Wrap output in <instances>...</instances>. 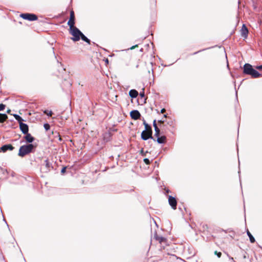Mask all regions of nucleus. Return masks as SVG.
<instances>
[{
    "label": "nucleus",
    "instance_id": "1",
    "mask_svg": "<svg viewBox=\"0 0 262 262\" xmlns=\"http://www.w3.org/2000/svg\"><path fill=\"white\" fill-rule=\"evenodd\" d=\"M243 73L250 75L251 77L253 78L262 77V75L259 73L256 70L254 69L252 66L249 63H245L244 65Z\"/></svg>",
    "mask_w": 262,
    "mask_h": 262
},
{
    "label": "nucleus",
    "instance_id": "2",
    "mask_svg": "<svg viewBox=\"0 0 262 262\" xmlns=\"http://www.w3.org/2000/svg\"><path fill=\"white\" fill-rule=\"evenodd\" d=\"M35 146L32 144H29L21 146L19 148L18 155L20 157H24L26 155L32 152Z\"/></svg>",
    "mask_w": 262,
    "mask_h": 262
},
{
    "label": "nucleus",
    "instance_id": "3",
    "mask_svg": "<svg viewBox=\"0 0 262 262\" xmlns=\"http://www.w3.org/2000/svg\"><path fill=\"white\" fill-rule=\"evenodd\" d=\"M69 32L73 36L71 39L74 41L79 40L80 36L82 35V33L76 27L69 28Z\"/></svg>",
    "mask_w": 262,
    "mask_h": 262
},
{
    "label": "nucleus",
    "instance_id": "4",
    "mask_svg": "<svg viewBox=\"0 0 262 262\" xmlns=\"http://www.w3.org/2000/svg\"><path fill=\"white\" fill-rule=\"evenodd\" d=\"M20 16L22 18L29 21H34L38 19L37 16L32 13H22L20 15Z\"/></svg>",
    "mask_w": 262,
    "mask_h": 262
},
{
    "label": "nucleus",
    "instance_id": "5",
    "mask_svg": "<svg viewBox=\"0 0 262 262\" xmlns=\"http://www.w3.org/2000/svg\"><path fill=\"white\" fill-rule=\"evenodd\" d=\"M75 14L73 10H71L70 11V16L69 20L68 22V25L69 26V28L75 27Z\"/></svg>",
    "mask_w": 262,
    "mask_h": 262
},
{
    "label": "nucleus",
    "instance_id": "6",
    "mask_svg": "<svg viewBox=\"0 0 262 262\" xmlns=\"http://www.w3.org/2000/svg\"><path fill=\"white\" fill-rule=\"evenodd\" d=\"M154 238L157 241L162 245V247L163 248L167 245V239L166 238L160 236L157 234L155 235Z\"/></svg>",
    "mask_w": 262,
    "mask_h": 262
},
{
    "label": "nucleus",
    "instance_id": "7",
    "mask_svg": "<svg viewBox=\"0 0 262 262\" xmlns=\"http://www.w3.org/2000/svg\"><path fill=\"white\" fill-rule=\"evenodd\" d=\"M168 203H169V204L170 205V206L173 210H176L177 209V201L175 198H174L171 195H169L168 196Z\"/></svg>",
    "mask_w": 262,
    "mask_h": 262
},
{
    "label": "nucleus",
    "instance_id": "8",
    "mask_svg": "<svg viewBox=\"0 0 262 262\" xmlns=\"http://www.w3.org/2000/svg\"><path fill=\"white\" fill-rule=\"evenodd\" d=\"M152 132L143 130L141 133V138L143 140H147L148 139H153L152 136Z\"/></svg>",
    "mask_w": 262,
    "mask_h": 262
},
{
    "label": "nucleus",
    "instance_id": "9",
    "mask_svg": "<svg viewBox=\"0 0 262 262\" xmlns=\"http://www.w3.org/2000/svg\"><path fill=\"white\" fill-rule=\"evenodd\" d=\"M130 115L131 118L134 120H137L141 117L140 113L137 110H134L130 112Z\"/></svg>",
    "mask_w": 262,
    "mask_h": 262
},
{
    "label": "nucleus",
    "instance_id": "10",
    "mask_svg": "<svg viewBox=\"0 0 262 262\" xmlns=\"http://www.w3.org/2000/svg\"><path fill=\"white\" fill-rule=\"evenodd\" d=\"M14 147L11 145V144H6L3 146H2L0 148V152L2 151L3 152H5L7 150H13Z\"/></svg>",
    "mask_w": 262,
    "mask_h": 262
},
{
    "label": "nucleus",
    "instance_id": "11",
    "mask_svg": "<svg viewBox=\"0 0 262 262\" xmlns=\"http://www.w3.org/2000/svg\"><path fill=\"white\" fill-rule=\"evenodd\" d=\"M248 30L245 24H243L241 30V35L244 38H247L248 34Z\"/></svg>",
    "mask_w": 262,
    "mask_h": 262
},
{
    "label": "nucleus",
    "instance_id": "12",
    "mask_svg": "<svg viewBox=\"0 0 262 262\" xmlns=\"http://www.w3.org/2000/svg\"><path fill=\"white\" fill-rule=\"evenodd\" d=\"M19 127L23 134H27L28 132L29 127L27 124L23 122H20Z\"/></svg>",
    "mask_w": 262,
    "mask_h": 262
},
{
    "label": "nucleus",
    "instance_id": "13",
    "mask_svg": "<svg viewBox=\"0 0 262 262\" xmlns=\"http://www.w3.org/2000/svg\"><path fill=\"white\" fill-rule=\"evenodd\" d=\"M153 126L155 131V136L156 137H158L160 134V130L157 126L156 120H154L153 121Z\"/></svg>",
    "mask_w": 262,
    "mask_h": 262
},
{
    "label": "nucleus",
    "instance_id": "14",
    "mask_svg": "<svg viewBox=\"0 0 262 262\" xmlns=\"http://www.w3.org/2000/svg\"><path fill=\"white\" fill-rule=\"evenodd\" d=\"M26 135L24 137V139L28 143H32L34 140V138L31 136L28 132L26 134Z\"/></svg>",
    "mask_w": 262,
    "mask_h": 262
},
{
    "label": "nucleus",
    "instance_id": "15",
    "mask_svg": "<svg viewBox=\"0 0 262 262\" xmlns=\"http://www.w3.org/2000/svg\"><path fill=\"white\" fill-rule=\"evenodd\" d=\"M129 95L133 98H136L138 95V92L134 89L131 90L129 92Z\"/></svg>",
    "mask_w": 262,
    "mask_h": 262
},
{
    "label": "nucleus",
    "instance_id": "16",
    "mask_svg": "<svg viewBox=\"0 0 262 262\" xmlns=\"http://www.w3.org/2000/svg\"><path fill=\"white\" fill-rule=\"evenodd\" d=\"M157 138V141L159 143H165L166 142V137L165 136H162L160 137L159 136Z\"/></svg>",
    "mask_w": 262,
    "mask_h": 262
},
{
    "label": "nucleus",
    "instance_id": "17",
    "mask_svg": "<svg viewBox=\"0 0 262 262\" xmlns=\"http://www.w3.org/2000/svg\"><path fill=\"white\" fill-rule=\"evenodd\" d=\"M45 166L46 168V171H50L51 169V168H52V167L51 164L50 163L49 160L48 159L46 160L45 161Z\"/></svg>",
    "mask_w": 262,
    "mask_h": 262
},
{
    "label": "nucleus",
    "instance_id": "18",
    "mask_svg": "<svg viewBox=\"0 0 262 262\" xmlns=\"http://www.w3.org/2000/svg\"><path fill=\"white\" fill-rule=\"evenodd\" d=\"M143 125H144L145 126V131H147V132H152V128H151V127L145 121V120H143Z\"/></svg>",
    "mask_w": 262,
    "mask_h": 262
},
{
    "label": "nucleus",
    "instance_id": "19",
    "mask_svg": "<svg viewBox=\"0 0 262 262\" xmlns=\"http://www.w3.org/2000/svg\"><path fill=\"white\" fill-rule=\"evenodd\" d=\"M8 119V116L5 114H0V123H3Z\"/></svg>",
    "mask_w": 262,
    "mask_h": 262
},
{
    "label": "nucleus",
    "instance_id": "20",
    "mask_svg": "<svg viewBox=\"0 0 262 262\" xmlns=\"http://www.w3.org/2000/svg\"><path fill=\"white\" fill-rule=\"evenodd\" d=\"M247 233L250 238V242L251 243H254L255 242V240L254 237L251 234V233L249 232V230H247Z\"/></svg>",
    "mask_w": 262,
    "mask_h": 262
},
{
    "label": "nucleus",
    "instance_id": "21",
    "mask_svg": "<svg viewBox=\"0 0 262 262\" xmlns=\"http://www.w3.org/2000/svg\"><path fill=\"white\" fill-rule=\"evenodd\" d=\"M80 37L82 40L86 42L89 44H90V42H91L90 40L83 33H82V35H81V36H80Z\"/></svg>",
    "mask_w": 262,
    "mask_h": 262
},
{
    "label": "nucleus",
    "instance_id": "22",
    "mask_svg": "<svg viewBox=\"0 0 262 262\" xmlns=\"http://www.w3.org/2000/svg\"><path fill=\"white\" fill-rule=\"evenodd\" d=\"M14 116L15 118L16 119V120L18 121V122H19V124H20V122H22V121H23V119H22V118L21 117H20L19 116H18V115H14Z\"/></svg>",
    "mask_w": 262,
    "mask_h": 262
},
{
    "label": "nucleus",
    "instance_id": "23",
    "mask_svg": "<svg viewBox=\"0 0 262 262\" xmlns=\"http://www.w3.org/2000/svg\"><path fill=\"white\" fill-rule=\"evenodd\" d=\"M44 114H46L47 115L49 116H52V114H53V113L51 111H48V110H45L44 112H43Z\"/></svg>",
    "mask_w": 262,
    "mask_h": 262
},
{
    "label": "nucleus",
    "instance_id": "24",
    "mask_svg": "<svg viewBox=\"0 0 262 262\" xmlns=\"http://www.w3.org/2000/svg\"><path fill=\"white\" fill-rule=\"evenodd\" d=\"M147 153H148V151H144L143 148L140 151V154L143 156H145Z\"/></svg>",
    "mask_w": 262,
    "mask_h": 262
},
{
    "label": "nucleus",
    "instance_id": "25",
    "mask_svg": "<svg viewBox=\"0 0 262 262\" xmlns=\"http://www.w3.org/2000/svg\"><path fill=\"white\" fill-rule=\"evenodd\" d=\"M45 129L47 131L50 129V125L48 123H45L43 125Z\"/></svg>",
    "mask_w": 262,
    "mask_h": 262
},
{
    "label": "nucleus",
    "instance_id": "26",
    "mask_svg": "<svg viewBox=\"0 0 262 262\" xmlns=\"http://www.w3.org/2000/svg\"><path fill=\"white\" fill-rule=\"evenodd\" d=\"M214 254L217 255V256L220 258L222 256V253L221 252H217V251H214Z\"/></svg>",
    "mask_w": 262,
    "mask_h": 262
},
{
    "label": "nucleus",
    "instance_id": "27",
    "mask_svg": "<svg viewBox=\"0 0 262 262\" xmlns=\"http://www.w3.org/2000/svg\"><path fill=\"white\" fill-rule=\"evenodd\" d=\"M143 161L146 165H149L150 164V162L148 159L145 158L144 159Z\"/></svg>",
    "mask_w": 262,
    "mask_h": 262
},
{
    "label": "nucleus",
    "instance_id": "28",
    "mask_svg": "<svg viewBox=\"0 0 262 262\" xmlns=\"http://www.w3.org/2000/svg\"><path fill=\"white\" fill-rule=\"evenodd\" d=\"M6 105L4 104H0V111H3L5 108Z\"/></svg>",
    "mask_w": 262,
    "mask_h": 262
},
{
    "label": "nucleus",
    "instance_id": "29",
    "mask_svg": "<svg viewBox=\"0 0 262 262\" xmlns=\"http://www.w3.org/2000/svg\"><path fill=\"white\" fill-rule=\"evenodd\" d=\"M255 69L260 71H262V65L256 66Z\"/></svg>",
    "mask_w": 262,
    "mask_h": 262
},
{
    "label": "nucleus",
    "instance_id": "30",
    "mask_svg": "<svg viewBox=\"0 0 262 262\" xmlns=\"http://www.w3.org/2000/svg\"><path fill=\"white\" fill-rule=\"evenodd\" d=\"M66 168H66V167H63L62 168V169H61V173H62V174H63V173H64L66 172Z\"/></svg>",
    "mask_w": 262,
    "mask_h": 262
},
{
    "label": "nucleus",
    "instance_id": "31",
    "mask_svg": "<svg viewBox=\"0 0 262 262\" xmlns=\"http://www.w3.org/2000/svg\"><path fill=\"white\" fill-rule=\"evenodd\" d=\"M143 91H144V89H143ZM140 96L141 97H144L145 96V95H144V92L143 91L142 92H140Z\"/></svg>",
    "mask_w": 262,
    "mask_h": 262
},
{
    "label": "nucleus",
    "instance_id": "32",
    "mask_svg": "<svg viewBox=\"0 0 262 262\" xmlns=\"http://www.w3.org/2000/svg\"><path fill=\"white\" fill-rule=\"evenodd\" d=\"M138 47V46L137 45H136L133 46L132 47H130V50H133V49H135L136 48H137Z\"/></svg>",
    "mask_w": 262,
    "mask_h": 262
},
{
    "label": "nucleus",
    "instance_id": "33",
    "mask_svg": "<svg viewBox=\"0 0 262 262\" xmlns=\"http://www.w3.org/2000/svg\"><path fill=\"white\" fill-rule=\"evenodd\" d=\"M166 112V110L165 108H162L161 110V113L163 114L164 113Z\"/></svg>",
    "mask_w": 262,
    "mask_h": 262
},
{
    "label": "nucleus",
    "instance_id": "34",
    "mask_svg": "<svg viewBox=\"0 0 262 262\" xmlns=\"http://www.w3.org/2000/svg\"><path fill=\"white\" fill-rule=\"evenodd\" d=\"M164 122V121L162 120H160L158 121V123L160 124H163Z\"/></svg>",
    "mask_w": 262,
    "mask_h": 262
},
{
    "label": "nucleus",
    "instance_id": "35",
    "mask_svg": "<svg viewBox=\"0 0 262 262\" xmlns=\"http://www.w3.org/2000/svg\"><path fill=\"white\" fill-rule=\"evenodd\" d=\"M105 62L106 63V64L108 63V59L107 58L105 59Z\"/></svg>",
    "mask_w": 262,
    "mask_h": 262
},
{
    "label": "nucleus",
    "instance_id": "36",
    "mask_svg": "<svg viewBox=\"0 0 262 262\" xmlns=\"http://www.w3.org/2000/svg\"><path fill=\"white\" fill-rule=\"evenodd\" d=\"M58 137H59V141H61V140H62V139H61V136H60L59 135H58Z\"/></svg>",
    "mask_w": 262,
    "mask_h": 262
},
{
    "label": "nucleus",
    "instance_id": "37",
    "mask_svg": "<svg viewBox=\"0 0 262 262\" xmlns=\"http://www.w3.org/2000/svg\"><path fill=\"white\" fill-rule=\"evenodd\" d=\"M200 52V51H198V52H194V53H193V55L196 54H197L198 53H199V52Z\"/></svg>",
    "mask_w": 262,
    "mask_h": 262
},
{
    "label": "nucleus",
    "instance_id": "38",
    "mask_svg": "<svg viewBox=\"0 0 262 262\" xmlns=\"http://www.w3.org/2000/svg\"><path fill=\"white\" fill-rule=\"evenodd\" d=\"M164 118H166V117H167V115H164Z\"/></svg>",
    "mask_w": 262,
    "mask_h": 262
}]
</instances>
